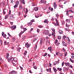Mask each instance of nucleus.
Segmentation results:
<instances>
[{
	"label": "nucleus",
	"instance_id": "nucleus-1",
	"mask_svg": "<svg viewBox=\"0 0 74 74\" xmlns=\"http://www.w3.org/2000/svg\"><path fill=\"white\" fill-rule=\"evenodd\" d=\"M8 60V62H10V61H11V62H12V63H13V60H14V58L12 57H11L10 58H6Z\"/></svg>",
	"mask_w": 74,
	"mask_h": 74
},
{
	"label": "nucleus",
	"instance_id": "nucleus-2",
	"mask_svg": "<svg viewBox=\"0 0 74 74\" xmlns=\"http://www.w3.org/2000/svg\"><path fill=\"white\" fill-rule=\"evenodd\" d=\"M28 44H29L28 42H27L25 44V47H26L27 48H29L30 47V46L31 45V44H29L28 45Z\"/></svg>",
	"mask_w": 74,
	"mask_h": 74
},
{
	"label": "nucleus",
	"instance_id": "nucleus-3",
	"mask_svg": "<svg viewBox=\"0 0 74 74\" xmlns=\"http://www.w3.org/2000/svg\"><path fill=\"white\" fill-rule=\"evenodd\" d=\"M11 29H12V30H14V29H15L16 28V26L15 25H14L13 26H12L10 27Z\"/></svg>",
	"mask_w": 74,
	"mask_h": 74
},
{
	"label": "nucleus",
	"instance_id": "nucleus-4",
	"mask_svg": "<svg viewBox=\"0 0 74 74\" xmlns=\"http://www.w3.org/2000/svg\"><path fill=\"white\" fill-rule=\"evenodd\" d=\"M20 1L21 4H25V0H19Z\"/></svg>",
	"mask_w": 74,
	"mask_h": 74
},
{
	"label": "nucleus",
	"instance_id": "nucleus-5",
	"mask_svg": "<svg viewBox=\"0 0 74 74\" xmlns=\"http://www.w3.org/2000/svg\"><path fill=\"white\" fill-rule=\"evenodd\" d=\"M2 36H3L4 38H6V34H4V33L3 32H2Z\"/></svg>",
	"mask_w": 74,
	"mask_h": 74
},
{
	"label": "nucleus",
	"instance_id": "nucleus-6",
	"mask_svg": "<svg viewBox=\"0 0 74 74\" xmlns=\"http://www.w3.org/2000/svg\"><path fill=\"white\" fill-rule=\"evenodd\" d=\"M11 74H17V72H16V71H11Z\"/></svg>",
	"mask_w": 74,
	"mask_h": 74
},
{
	"label": "nucleus",
	"instance_id": "nucleus-7",
	"mask_svg": "<svg viewBox=\"0 0 74 74\" xmlns=\"http://www.w3.org/2000/svg\"><path fill=\"white\" fill-rule=\"evenodd\" d=\"M46 71L47 72H50V73H51V69L50 68L49 69H46Z\"/></svg>",
	"mask_w": 74,
	"mask_h": 74
},
{
	"label": "nucleus",
	"instance_id": "nucleus-8",
	"mask_svg": "<svg viewBox=\"0 0 74 74\" xmlns=\"http://www.w3.org/2000/svg\"><path fill=\"white\" fill-rule=\"evenodd\" d=\"M34 10H35V11H37L38 10V7H35L34 8Z\"/></svg>",
	"mask_w": 74,
	"mask_h": 74
},
{
	"label": "nucleus",
	"instance_id": "nucleus-9",
	"mask_svg": "<svg viewBox=\"0 0 74 74\" xmlns=\"http://www.w3.org/2000/svg\"><path fill=\"white\" fill-rule=\"evenodd\" d=\"M70 21H71L70 19H66V22H68V23H70Z\"/></svg>",
	"mask_w": 74,
	"mask_h": 74
},
{
	"label": "nucleus",
	"instance_id": "nucleus-10",
	"mask_svg": "<svg viewBox=\"0 0 74 74\" xmlns=\"http://www.w3.org/2000/svg\"><path fill=\"white\" fill-rule=\"evenodd\" d=\"M58 33H59V34H62L63 33V31L61 30H60L58 31Z\"/></svg>",
	"mask_w": 74,
	"mask_h": 74
},
{
	"label": "nucleus",
	"instance_id": "nucleus-11",
	"mask_svg": "<svg viewBox=\"0 0 74 74\" xmlns=\"http://www.w3.org/2000/svg\"><path fill=\"white\" fill-rule=\"evenodd\" d=\"M53 5H54V8L55 9L56 8H57V7L56 4V3L54 2L53 4Z\"/></svg>",
	"mask_w": 74,
	"mask_h": 74
},
{
	"label": "nucleus",
	"instance_id": "nucleus-12",
	"mask_svg": "<svg viewBox=\"0 0 74 74\" xmlns=\"http://www.w3.org/2000/svg\"><path fill=\"white\" fill-rule=\"evenodd\" d=\"M24 32H25V31H24L23 32H21L19 34V36L20 37V36H21V35H22V34H23V33Z\"/></svg>",
	"mask_w": 74,
	"mask_h": 74
},
{
	"label": "nucleus",
	"instance_id": "nucleus-13",
	"mask_svg": "<svg viewBox=\"0 0 74 74\" xmlns=\"http://www.w3.org/2000/svg\"><path fill=\"white\" fill-rule=\"evenodd\" d=\"M40 3H44L45 4H46V2H44V0H41L40 1Z\"/></svg>",
	"mask_w": 74,
	"mask_h": 74
},
{
	"label": "nucleus",
	"instance_id": "nucleus-14",
	"mask_svg": "<svg viewBox=\"0 0 74 74\" xmlns=\"http://www.w3.org/2000/svg\"><path fill=\"white\" fill-rule=\"evenodd\" d=\"M8 16H9V15L8 14L6 16H5V19H7L8 18Z\"/></svg>",
	"mask_w": 74,
	"mask_h": 74
},
{
	"label": "nucleus",
	"instance_id": "nucleus-15",
	"mask_svg": "<svg viewBox=\"0 0 74 74\" xmlns=\"http://www.w3.org/2000/svg\"><path fill=\"white\" fill-rule=\"evenodd\" d=\"M48 50H49L50 51H51L52 50V47H49L48 48Z\"/></svg>",
	"mask_w": 74,
	"mask_h": 74
},
{
	"label": "nucleus",
	"instance_id": "nucleus-16",
	"mask_svg": "<svg viewBox=\"0 0 74 74\" xmlns=\"http://www.w3.org/2000/svg\"><path fill=\"white\" fill-rule=\"evenodd\" d=\"M44 22L45 23H48L49 21H48L47 20H45L44 21Z\"/></svg>",
	"mask_w": 74,
	"mask_h": 74
},
{
	"label": "nucleus",
	"instance_id": "nucleus-17",
	"mask_svg": "<svg viewBox=\"0 0 74 74\" xmlns=\"http://www.w3.org/2000/svg\"><path fill=\"white\" fill-rule=\"evenodd\" d=\"M53 69L54 72H55V73H56V71H57V70L56 69H55V68H53Z\"/></svg>",
	"mask_w": 74,
	"mask_h": 74
},
{
	"label": "nucleus",
	"instance_id": "nucleus-18",
	"mask_svg": "<svg viewBox=\"0 0 74 74\" xmlns=\"http://www.w3.org/2000/svg\"><path fill=\"white\" fill-rule=\"evenodd\" d=\"M19 4V2L18 1H17L16 3V4L18 5V4Z\"/></svg>",
	"mask_w": 74,
	"mask_h": 74
},
{
	"label": "nucleus",
	"instance_id": "nucleus-19",
	"mask_svg": "<svg viewBox=\"0 0 74 74\" xmlns=\"http://www.w3.org/2000/svg\"><path fill=\"white\" fill-rule=\"evenodd\" d=\"M57 69L58 70H59V71H62V68H58Z\"/></svg>",
	"mask_w": 74,
	"mask_h": 74
},
{
	"label": "nucleus",
	"instance_id": "nucleus-20",
	"mask_svg": "<svg viewBox=\"0 0 74 74\" xmlns=\"http://www.w3.org/2000/svg\"><path fill=\"white\" fill-rule=\"evenodd\" d=\"M0 42H1V46H3V41L1 40H0Z\"/></svg>",
	"mask_w": 74,
	"mask_h": 74
},
{
	"label": "nucleus",
	"instance_id": "nucleus-21",
	"mask_svg": "<svg viewBox=\"0 0 74 74\" xmlns=\"http://www.w3.org/2000/svg\"><path fill=\"white\" fill-rule=\"evenodd\" d=\"M27 25H32V23L30 21V22H29V23H27Z\"/></svg>",
	"mask_w": 74,
	"mask_h": 74
},
{
	"label": "nucleus",
	"instance_id": "nucleus-22",
	"mask_svg": "<svg viewBox=\"0 0 74 74\" xmlns=\"http://www.w3.org/2000/svg\"><path fill=\"white\" fill-rule=\"evenodd\" d=\"M66 38V36L64 35L62 37V39L63 40H65V38Z\"/></svg>",
	"mask_w": 74,
	"mask_h": 74
},
{
	"label": "nucleus",
	"instance_id": "nucleus-23",
	"mask_svg": "<svg viewBox=\"0 0 74 74\" xmlns=\"http://www.w3.org/2000/svg\"><path fill=\"white\" fill-rule=\"evenodd\" d=\"M19 7L20 10H21L22 9V5H19Z\"/></svg>",
	"mask_w": 74,
	"mask_h": 74
},
{
	"label": "nucleus",
	"instance_id": "nucleus-24",
	"mask_svg": "<svg viewBox=\"0 0 74 74\" xmlns=\"http://www.w3.org/2000/svg\"><path fill=\"white\" fill-rule=\"evenodd\" d=\"M46 31H44L42 33L43 34H44L45 35H47V34L46 33Z\"/></svg>",
	"mask_w": 74,
	"mask_h": 74
},
{
	"label": "nucleus",
	"instance_id": "nucleus-25",
	"mask_svg": "<svg viewBox=\"0 0 74 74\" xmlns=\"http://www.w3.org/2000/svg\"><path fill=\"white\" fill-rule=\"evenodd\" d=\"M66 15H67V16H69V11L68 10L66 11Z\"/></svg>",
	"mask_w": 74,
	"mask_h": 74
},
{
	"label": "nucleus",
	"instance_id": "nucleus-26",
	"mask_svg": "<svg viewBox=\"0 0 74 74\" xmlns=\"http://www.w3.org/2000/svg\"><path fill=\"white\" fill-rule=\"evenodd\" d=\"M65 65H66V66H69L70 65H69V63L65 62Z\"/></svg>",
	"mask_w": 74,
	"mask_h": 74
},
{
	"label": "nucleus",
	"instance_id": "nucleus-27",
	"mask_svg": "<svg viewBox=\"0 0 74 74\" xmlns=\"http://www.w3.org/2000/svg\"><path fill=\"white\" fill-rule=\"evenodd\" d=\"M45 31L46 32V35L47 34H48L49 33V31L48 30Z\"/></svg>",
	"mask_w": 74,
	"mask_h": 74
},
{
	"label": "nucleus",
	"instance_id": "nucleus-28",
	"mask_svg": "<svg viewBox=\"0 0 74 74\" xmlns=\"http://www.w3.org/2000/svg\"><path fill=\"white\" fill-rule=\"evenodd\" d=\"M5 9L4 10H3V14H4V15H5V14L6 12L5 11H4Z\"/></svg>",
	"mask_w": 74,
	"mask_h": 74
},
{
	"label": "nucleus",
	"instance_id": "nucleus-29",
	"mask_svg": "<svg viewBox=\"0 0 74 74\" xmlns=\"http://www.w3.org/2000/svg\"><path fill=\"white\" fill-rule=\"evenodd\" d=\"M27 53V51H25V52H24V56H25V55H26V53Z\"/></svg>",
	"mask_w": 74,
	"mask_h": 74
},
{
	"label": "nucleus",
	"instance_id": "nucleus-30",
	"mask_svg": "<svg viewBox=\"0 0 74 74\" xmlns=\"http://www.w3.org/2000/svg\"><path fill=\"white\" fill-rule=\"evenodd\" d=\"M18 5L16 4L14 6V8H16L17 7Z\"/></svg>",
	"mask_w": 74,
	"mask_h": 74
},
{
	"label": "nucleus",
	"instance_id": "nucleus-31",
	"mask_svg": "<svg viewBox=\"0 0 74 74\" xmlns=\"http://www.w3.org/2000/svg\"><path fill=\"white\" fill-rule=\"evenodd\" d=\"M51 30H52V31H53V32H54V33H55V29L52 28V29H51Z\"/></svg>",
	"mask_w": 74,
	"mask_h": 74
},
{
	"label": "nucleus",
	"instance_id": "nucleus-32",
	"mask_svg": "<svg viewBox=\"0 0 74 74\" xmlns=\"http://www.w3.org/2000/svg\"><path fill=\"white\" fill-rule=\"evenodd\" d=\"M67 45V44H66V43H65L63 44V46H65V47H66V45Z\"/></svg>",
	"mask_w": 74,
	"mask_h": 74
},
{
	"label": "nucleus",
	"instance_id": "nucleus-33",
	"mask_svg": "<svg viewBox=\"0 0 74 74\" xmlns=\"http://www.w3.org/2000/svg\"><path fill=\"white\" fill-rule=\"evenodd\" d=\"M64 55L65 56V57H66V56H67V52H65Z\"/></svg>",
	"mask_w": 74,
	"mask_h": 74
},
{
	"label": "nucleus",
	"instance_id": "nucleus-34",
	"mask_svg": "<svg viewBox=\"0 0 74 74\" xmlns=\"http://www.w3.org/2000/svg\"><path fill=\"white\" fill-rule=\"evenodd\" d=\"M66 26L67 27H70V26L69 25H68L67 24H66Z\"/></svg>",
	"mask_w": 74,
	"mask_h": 74
},
{
	"label": "nucleus",
	"instance_id": "nucleus-35",
	"mask_svg": "<svg viewBox=\"0 0 74 74\" xmlns=\"http://www.w3.org/2000/svg\"><path fill=\"white\" fill-rule=\"evenodd\" d=\"M27 12H28V10H27V8H26V12H25V14H27Z\"/></svg>",
	"mask_w": 74,
	"mask_h": 74
},
{
	"label": "nucleus",
	"instance_id": "nucleus-36",
	"mask_svg": "<svg viewBox=\"0 0 74 74\" xmlns=\"http://www.w3.org/2000/svg\"><path fill=\"white\" fill-rule=\"evenodd\" d=\"M20 49H21V48H20L19 49H18L17 51H18V52H20Z\"/></svg>",
	"mask_w": 74,
	"mask_h": 74
},
{
	"label": "nucleus",
	"instance_id": "nucleus-37",
	"mask_svg": "<svg viewBox=\"0 0 74 74\" xmlns=\"http://www.w3.org/2000/svg\"><path fill=\"white\" fill-rule=\"evenodd\" d=\"M66 67H64L63 68V71H65V70H66Z\"/></svg>",
	"mask_w": 74,
	"mask_h": 74
},
{
	"label": "nucleus",
	"instance_id": "nucleus-38",
	"mask_svg": "<svg viewBox=\"0 0 74 74\" xmlns=\"http://www.w3.org/2000/svg\"><path fill=\"white\" fill-rule=\"evenodd\" d=\"M37 45H36V46H35L34 48L35 50H36V49H37Z\"/></svg>",
	"mask_w": 74,
	"mask_h": 74
},
{
	"label": "nucleus",
	"instance_id": "nucleus-39",
	"mask_svg": "<svg viewBox=\"0 0 74 74\" xmlns=\"http://www.w3.org/2000/svg\"><path fill=\"white\" fill-rule=\"evenodd\" d=\"M33 67L34 69H37V66H33Z\"/></svg>",
	"mask_w": 74,
	"mask_h": 74
},
{
	"label": "nucleus",
	"instance_id": "nucleus-40",
	"mask_svg": "<svg viewBox=\"0 0 74 74\" xmlns=\"http://www.w3.org/2000/svg\"><path fill=\"white\" fill-rule=\"evenodd\" d=\"M14 17V15L13 14H11V17H10V18H13Z\"/></svg>",
	"mask_w": 74,
	"mask_h": 74
},
{
	"label": "nucleus",
	"instance_id": "nucleus-41",
	"mask_svg": "<svg viewBox=\"0 0 74 74\" xmlns=\"http://www.w3.org/2000/svg\"><path fill=\"white\" fill-rule=\"evenodd\" d=\"M66 30L68 31V32H69V31H70V29H69V28H66Z\"/></svg>",
	"mask_w": 74,
	"mask_h": 74
},
{
	"label": "nucleus",
	"instance_id": "nucleus-42",
	"mask_svg": "<svg viewBox=\"0 0 74 74\" xmlns=\"http://www.w3.org/2000/svg\"><path fill=\"white\" fill-rule=\"evenodd\" d=\"M60 62L59 61V60H58V62L56 63V64H59V63Z\"/></svg>",
	"mask_w": 74,
	"mask_h": 74
},
{
	"label": "nucleus",
	"instance_id": "nucleus-43",
	"mask_svg": "<svg viewBox=\"0 0 74 74\" xmlns=\"http://www.w3.org/2000/svg\"><path fill=\"white\" fill-rule=\"evenodd\" d=\"M31 22L32 23H33V22H35L34 20L33 19L31 21Z\"/></svg>",
	"mask_w": 74,
	"mask_h": 74
},
{
	"label": "nucleus",
	"instance_id": "nucleus-44",
	"mask_svg": "<svg viewBox=\"0 0 74 74\" xmlns=\"http://www.w3.org/2000/svg\"><path fill=\"white\" fill-rule=\"evenodd\" d=\"M47 54H48L47 53H45V54L43 55V56H47Z\"/></svg>",
	"mask_w": 74,
	"mask_h": 74
},
{
	"label": "nucleus",
	"instance_id": "nucleus-45",
	"mask_svg": "<svg viewBox=\"0 0 74 74\" xmlns=\"http://www.w3.org/2000/svg\"><path fill=\"white\" fill-rule=\"evenodd\" d=\"M25 38H26L25 36H23L22 38L23 40H24Z\"/></svg>",
	"mask_w": 74,
	"mask_h": 74
},
{
	"label": "nucleus",
	"instance_id": "nucleus-46",
	"mask_svg": "<svg viewBox=\"0 0 74 74\" xmlns=\"http://www.w3.org/2000/svg\"><path fill=\"white\" fill-rule=\"evenodd\" d=\"M12 41H15V38H14L13 37L12 38Z\"/></svg>",
	"mask_w": 74,
	"mask_h": 74
},
{
	"label": "nucleus",
	"instance_id": "nucleus-47",
	"mask_svg": "<svg viewBox=\"0 0 74 74\" xmlns=\"http://www.w3.org/2000/svg\"><path fill=\"white\" fill-rule=\"evenodd\" d=\"M37 38H34V40H33V42H34L35 41H36L37 40Z\"/></svg>",
	"mask_w": 74,
	"mask_h": 74
},
{
	"label": "nucleus",
	"instance_id": "nucleus-48",
	"mask_svg": "<svg viewBox=\"0 0 74 74\" xmlns=\"http://www.w3.org/2000/svg\"><path fill=\"white\" fill-rule=\"evenodd\" d=\"M9 56V53H7V56H6V58H8V56Z\"/></svg>",
	"mask_w": 74,
	"mask_h": 74
},
{
	"label": "nucleus",
	"instance_id": "nucleus-49",
	"mask_svg": "<svg viewBox=\"0 0 74 74\" xmlns=\"http://www.w3.org/2000/svg\"><path fill=\"white\" fill-rule=\"evenodd\" d=\"M11 11L10 10H9V15H10L11 14Z\"/></svg>",
	"mask_w": 74,
	"mask_h": 74
},
{
	"label": "nucleus",
	"instance_id": "nucleus-50",
	"mask_svg": "<svg viewBox=\"0 0 74 74\" xmlns=\"http://www.w3.org/2000/svg\"><path fill=\"white\" fill-rule=\"evenodd\" d=\"M23 29L24 30V32L25 31H26V30H27V29L26 28H23Z\"/></svg>",
	"mask_w": 74,
	"mask_h": 74
},
{
	"label": "nucleus",
	"instance_id": "nucleus-51",
	"mask_svg": "<svg viewBox=\"0 0 74 74\" xmlns=\"http://www.w3.org/2000/svg\"><path fill=\"white\" fill-rule=\"evenodd\" d=\"M43 72V69L42 68H41V73H42Z\"/></svg>",
	"mask_w": 74,
	"mask_h": 74
},
{
	"label": "nucleus",
	"instance_id": "nucleus-52",
	"mask_svg": "<svg viewBox=\"0 0 74 74\" xmlns=\"http://www.w3.org/2000/svg\"><path fill=\"white\" fill-rule=\"evenodd\" d=\"M37 33H39V32H40V29H37Z\"/></svg>",
	"mask_w": 74,
	"mask_h": 74
},
{
	"label": "nucleus",
	"instance_id": "nucleus-53",
	"mask_svg": "<svg viewBox=\"0 0 74 74\" xmlns=\"http://www.w3.org/2000/svg\"><path fill=\"white\" fill-rule=\"evenodd\" d=\"M38 27H39V28H42L43 27V26H38Z\"/></svg>",
	"mask_w": 74,
	"mask_h": 74
},
{
	"label": "nucleus",
	"instance_id": "nucleus-54",
	"mask_svg": "<svg viewBox=\"0 0 74 74\" xmlns=\"http://www.w3.org/2000/svg\"><path fill=\"white\" fill-rule=\"evenodd\" d=\"M61 36H59L58 37V39H61Z\"/></svg>",
	"mask_w": 74,
	"mask_h": 74
},
{
	"label": "nucleus",
	"instance_id": "nucleus-55",
	"mask_svg": "<svg viewBox=\"0 0 74 74\" xmlns=\"http://www.w3.org/2000/svg\"><path fill=\"white\" fill-rule=\"evenodd\" d=\"M69 66L70 67H71V68H73V66H72V65H69Z\"/></svg>",
	"mask_w": 74,
	"mask_h": 74
},
{
	"label": "nucleus",
	"instance_id": "nucleus-56",
	"mask_svg": "<svg viewBox=\"0 0 74 74\" xmlns=\"http://www.w3.org/2000/svg\"><path fill=\"white\" fill-rule=\"evenodd\" d=\"M70 18H71L72 19H73V16H69Z\"/></svg>",
	"mask_w": 74,
	"mask_h": 74
},
{
	"label": "nucleus",
	"instance_id": "nucleus-57",
	"mask_svg": "<svg viewBox=\"0 0 74 74\" xmlns=\"http://www.w3.org/2000/svg\"><path fill=\"white\" fill-rule=\"evenodd\" d=\"M58 40H56L55 42V44H56V43H57V42H58Z\"/></svg>",
	"mask_w": 74,
	"mask_h": 74
},
{
	"label": "nucleus",
	"instance_id": "nucleus-58",
	"mask_svg": "<svg viewBox=\"0 0 74 74\" xmlns=\"http://www.w3.org/2000/svg\"><path fill=\"white\" fill-rule=\"evenodd\" d=\"M69 12H72V13H73V11L72 10H69Z\"/></svg>",
	"mask_w": 74,
	"mask_h": 74
},
{
	"label": "nucleus",
	"instance_id": "nucleus-59",
	"mask_svg": "<svg viewBox=\"0 0 74 74\" xmlns=\"http://www.w3.org/2000/svg\"><path fill=\"white\" fill-rule=\"evenodd\" d=\"M56 23L57 26H59V22Z\"/></svg>",
	"mask_w": 74,
	"mask_h": 74
},
{
	"label": "nucleus",
	"instance_id": "nucleus-60",
	"mask_svg": "<svg viewBox=\"0 0 74 74\" xmlns=\"http://www.w3.org/2000/svg\"><path fill=\"white\" fill-rule=\"evenodd\" d=\"M64 62H63L62 63V66H64Z\"/></svg>",
	"mask_w": 74,
	"mask_h": 74
},
{
	"label": "nucleus",
	"instance_id": "nucleus-61",
	"mask_svg": "<svg viewBox=\"0 0 74 74\" xmlns=\"http://www.w3.org/2000/svg\"><path fill=\"white\" fill-rule=\"evenodd\" d=\"M0 61H1V62H3V60L0 57Z\"/></svg>",
	"mask_w": 74,
	"mask_h": 74
},
{
	"label": "nucleus",
	"instance_id": "nucleus-62",
	"mask_svg": "<svg viewBox=\"0 0 74 74\" xmlns=\"http://www.w3.org/2000/svg\"><path fill=\"white\" fill-rule=\"evenodd\" d=\"M23 26L22 25H21L20 27V28H21V29H22V28H23Z\"/></svg>",
	"mask_w": 74,
	"mask_h": 74
},
{
	"label": "nucleus",
	"instance_id": "nucleus-63",
	"mask_svg": "<svg viewBox=\"0 0 74 74\" xmlns=\"http://www.w3.org/2000/svg\"><path fill=\"white\" fill-rule=\"evenodd\" d=\"M74 58V56H71V58H72V59H73Z\"/></svg>",
	"mask_w": 74,
	"mask_h": 74
},
{
	"label": "nucleus",
	"instance_id": "nucleus-64",
	"mask_svg": "<svg viewBox=\"0 0 74 74\" xmlns=\"http://www.w3.org/2000/svg\"><path fill=\"white\" fill-rule=\"evenodd\" d=\"M71 34H72V35H74V32H71Z\"/></svg>",
	"mask_w": 74,
	"mask_h": 74
}]
</instances>
